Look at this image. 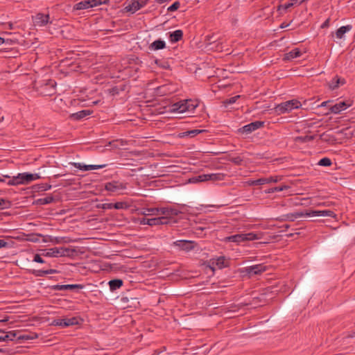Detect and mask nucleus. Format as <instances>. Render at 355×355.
<instances>
[{"label": "nucleus", "instance_id": "f257e3e1", "mask_svg": "<svg viewBox=\"0 0 355 355\" xmlns=\"http://www.w3.org/2000/svg\"><path fill=\"white\" fill-rule=\"evenodd\" d=\"M40 176L37 173H21L17 175L13 176L11 180L8 182V185L27 184L32 181L38 180Z\"/></svg>", "mask_w": 355, "mask_h": 355}, {"label": "nucleus", "instance_id": "f03ea898", "mask_svg": "<svg viewBox=\"0 0 355 355\" xmlns=\"http://www.w3.org/2000/svg\"><path fill=\"white\" fill-rule=\"evenodd\" d=\"M263 236L262 233H253L250 232L247 234H238L232 235L230 236H227L225 239V241L228 242H234L237 244H239L242 242L247 241H254V240H259L261 239Z\"/></svg>", "mask_w": 355, "mask_h": 355}, {"label": "nucleus", "instance_id": "7ed1b4c3", "mask_svg": "<svg viewBox=\"0 0 355 355\" xmlns=\"http://www.w3.org/2000/svg\"><path fill=\"white\" fill-rule=\"evenodd\" d=\"M300 106H301V103L297 100L288 101L276 105L275 107V112L277 114H282L289 112L293 109L298 108Z\"/></svg>", "mask_w": 355, "mask_h": 355}, {"label": "nucleus", "instance_id": "20e7f679", "mask_svg": "<svg viewBox=\"0 0 355 355\" xmlns=\"http://www.w3.org/2000/svg\"><path fill=\"white\" fill-rule=\"evenodd\" d=\"M126 189V184L119 181H112L105 183V189L112 193H117Z\"/></svg>", "mask_w": 355, "mask_h": 355}, {"label": "nucleus", "instance_id": "39448f33", "mask_svg": "<svg viewBox=\"0 0 355 355\" xmlns=\"http://www.w3.org/2000/svg\"><path fill=\"white\" fill-rule=\"evenodd\" d=\"M55 82L48 80L46 83L41 85V93L44 96H51L55 92Z\"/></svg>", "mask_w": 355, "mask_h": 355}, {"label": "nucleus", "instance_id": "423d86ee", "mask_svg": "<svg viewBox=\"0 0 355 355\" xmlns=\"http://www.w3.org/2000/svg\"><path fill=\"white\" fill-rule=\"evenodd\" d=\"M148 0H132V3L125 8L127 12L135 13L146 5Z\"/></svg>", "mask_w": 355, "mask_h": 355}, {"label": "nucleus", "instance_id": "0eeeda50", "mask_svg": "<svg viewBox=\"0 0 355 355\" xmlns=\"http://www.w3.org/2000/svg\"><path fill=\"white\" fill-rule=\"evenodd\" d=\"M264 123L263 121H257L252 123H250L246 125H244L239 130V131L241 133L249 134L252 132L261 128L263 126Z\"/></svg>", "mask_w": 355, "mask_h": 355}, {"label": "nucleus", "instance_id": "6e6552de", "mask_svg": "<svg viewBox=\"0 0 355 355\" xmlns=\"http://www.w3.org/2000/svg\"><path fill=\"white\" fill-rule=\"evenodd\" d=\"M352 103L350 101H339L335 105L330 107V111L334 114H339L342 111L345 110L347 108L350 107Z\"/></svg>", "mask_w": 355, "mask_h": 355}, {"label": "nucleus", "instance_id": "1a4fd4ad", "mask_svg": "<svg viewBox=\"0 0 355 355\" xmlns=\"http://www.w3.org/2000/svg\"><path fill=\"white\" fill-rule=\"evenodd\" d=\"M306 216L313 217V216H329L332 218H336V215L330 210H312L309 211L305 212Z\"/></svg>", "mask_w": 355, "mask_h": 355}, {"label": "nucleus", "instance_id": "9d476101", "mask_svg": "<svg viewBox=\"0 0 355 355\" xmlns=\"http://www.w3.org/2000/svg\"><path fill=\"white\" fill-rule=\"evenodd\" d=\"M266 267L262 264H257L245 268L249 275H259L266 271Z\"/></svg>", "mask_w": 355, "mask_h": 355}, {"label": "nucleus", "instance_id": "9b49d317", "mask_svg": "<svg viewBox=\"0 0 355 355\" xmlns=\"http://www.w3.org/2000/svg\"><path fill=\"white\" fill-rule=\"evenodd\" d=\"M173 245L178 247L180 250L184 251H190L193 249V242L187 240L177 241L173 243Z\"/></svg>", "mask_w": 355, "mask_h": 355}, {"label": "nucleus", "instance_id": "f8f14e48", "mask_svg": "<svg viewBox=\"0 0 355 355\" xmlns=\"http://www.w3.org/2000/svg\"><path fill=\"white\" fill-rule=\"evenodd\" d=\"M73 165L81 170V171H90V170H95V169H99V168H103L104 167H105L107 166V164H99V165H86V164H81V163H73Z\"/></svg>", "mask_w": 355, "mask_h": 355}, {"label": "nucleus", "instance_id": "ddd939ff", "mask_svg": "<svg viewBox=\"0 0 355 355\" xmlns=\"http://www.w3.org/2000/svg\"><path fill=\"white\" fill-rule=\"evenodd\" d=\"M344 84H345V80L344 78H341L338 76H336L330 82L328 83V87L331 90H334Z\"/></svg>", "mask_w": 355, "mask_h": 355}, {"label": "nucleus", "instance_id": "4468645a", "mask_svg": "<svg viewBox=\"0 0 355 355\" xmlns=\"http://www.w3.org/2000/svg\"><path fill=\"white\" fill-rule=\"evenodd\" d=\"M84 286L82 284H65V285H54L52 286V289L54 291H64V290H72L75 288L82 289Z\"/></svg>", "mask_w": 355, "mask_h": 355}, {"label": "nucleus", "instance_id": "2eb2a0df", "mask_svg": "<svg viewBox=\"0 0 355 355\" xmlns=\"http://www.w3.org/2000/svg\"><path fill=\"white\" fill-rule=\"evenodd\" d=\"M188 103H190L188 100L178 102L172 105V111L178 112L180 113L187 112L188 108H187L186 105Z\"/></svg>", "mask_w": 355, "mask_h": 355}, {"label": "nucleus", "instance_id": "dca6fc26", "mask_svg": "<svg viewBox=\"0 0 355 355\" xmlns=\"http://www.w3.org/2000/svg\"><path fill=\"white\" fill-rule=\"evenodd\" d=\"M210 268L214 270L216 268H222L225 266V257H220L217 259H211L209 261Z\"/></svg>", "mask_w": 355, "mask_h": 355}, {"label": "nucleus", "instance_id": "f3484780", "mask_svg": "<svg viewBox=\"0 0 355 355\" xmlns=\"http://www.w3.org/2000/svg\"><path fill=\"white\" fill-rule=\"evenodd\" d=\"M49 19V15H44L42 13H38L34 18V22L35 24L39 26H45L48 24Z\"/></svg>", "mask_w": 355, "mask_h": 355}, {"label": "nucleus", "instance_id": "a211bd4d", "mask_svg": "<svg viewBox=\"0 0 355 355\" xmlns=\"http://www.w3.org/2000/svg\"><path fill=\"white\" fill-rule=\"evenodd\" d=\"M16 336L17 333L15 331L6 332L0 329V342L14 340Z\"/></svg>", "mask_w": 355, "mask_h": 355}, {"label": "nucleus", "instance_id": "6ab92c4d", "mask_svg": "<svg viewBox=\"0 0 355 355\" xmlns=\"http://www.w3.org/2000/svg\"><path fill=\"white\" fill-rule=\"evenodd\" d=\"M225 175L223 173H209V174H205V176L204 177L206 178L207 181H211V182H217V181H222L225 179Z\"/></svg>", "mask_w": 355, "mask_h": 355}, {"label": "nucleus", "instance_id": "aec40b11", "mask_svg": "<svg viewBox=\"0 0 355 355\" xmlns=\"http://www.w3.org/2000/svg\"><path fill=\"white\" fill-rule=\"evenodd\" d=\"M92 112H93L89 110H83L78 112L71 114L70 115V118L75 120H79L92 114Z\"/></svg>", "mask_w": 355, "mask_h": 355}, {"label": "nucleus", "instance_id": "412c9836", "mask_svg": "<svg viewBox=\"0 0 355 355\" xmlns=\"http://www.w3.org/2000/svg\"><path fill=\"white\" fill-rule=\"evenodd\" d=\"M44 257H59L61 256L60 248H52L48 249L45 252L42 253Z\"/></svg>", "mask_w": 355, "mask_h": 355}, {"label": "nucleus", "instance_id": "4be33fe9", "mask_svg": "<svg viewBox=\"0 0 355 355\" xmlns=\"http://www.w3.org/2000/svg\"><path fill=\"white\" fill-rule=\"evenodd\" d=\"M183 32L182 30H176L173 33H170L169 40L171 42H178L182 39Z\"/></svg>", "mask_w": 355, "mask_h": 355}, {"label": "nucleus", "instance_id": "5701e85b", "mask_svg": "<svg viewBox=\"0 0 355 355\" xmlns=\"http://www.w3.org/2000/svg\"><path fill=\"white\" fill-rule=\"evenodd\" d=\"M127 145V141L123 139H116L110 141L106 146H110L113 149H119Z\"/></svg>", "mask_w": 355, "mask_h": 355}, {"label": "nucleus", "instance_id": "b1692460", "mask_svg": "<svg viewBox=\"0 0 355 355\" xmlns=\"http://www.w3.org/2000/svg\"><path fill=\"white\" fill-rule=\"evenodd\" d=\"M166 47V43L164 41L157 40L153 42L149 46V49L153 51H157L163 49Z\"/></svg>", "mask_w": 355, "mask_h": 355}, {"label": "nucleus", "instance_id": "393cba45", "mask_svg": "<svg viewBox=\"0 0 355 355\" xmlns=\"http://www.w3.org/2000/svg\"><path fill=\"white\" fill-rule=\"evenodd\" d=\"M302 216H306L305 213L304 212H295L292 214H288L284 216V220H290L294 221L296 218H300Z\"/></svg>", "mask_w": 355, "mask_h": 355}, {"label": "nucleus", "instance_id": "a878e982", "mask_svg": "<svg viewBox=\"0 0 355 355\" xmlns=\"http://www.w3.org/2000/svg\"><path fill=\"white\" fill-rule=\"evenodd\" d=\"M352 29L351 25L343 26L339 28L336 32V36L338 39H342L344 35Z\"/></svg>", "mask_w": 355, "mask_h": 355}, {"label": "nucleus", "instance_id": "bb28decb", "mask_svg": "<svg viewBox=\"0 0 355 355\" xmlns=\"http://www.w3.org/2000/svg\"><path fill=\"white\" fill-rule=\"evenodd\" d=\"M301 55H302V51L298 48H296V49L291 50L288 53H286L285 59L292 60V59L300 57Z\"/></svg>", "mask_w": 355, "mask_h": 355}, {"label": "nucleus", "instance_id": "cd10ccee", "mask_svg": "<svg viewBox=\"0 0 355 355\" xmlns=\"http://www.w3.org/2000/svg\"><path fill=\"white\" fill-rule=\"evenodd\" d=\"M62 257H72L76 253V250L71 248L60 247Z\"/></svg>", "mask_w": 355, "mask_h": 355}, {"label": "nucleus", "instance_id": "c85d7f7f", "mask_svg": "<svg viewBox=\"0 0 355 355\" xmlns=\"http://www.w3.org/2000/svg\"><path fill=\"white\" fill-rule=\"evenodd\" d=\"M56 321H62L63 327H69L78 324V320L76 318H58L56 319Z\"/></svg>", "mask_w": 355, "mask_h": 355}, {"label": "nucleus", "instance_id": "c756f323", "mask_svg": "<svg viewBox=\"0 0 355 355\" xmlns=\"http://www.w3.org/2000/svg\"><path fill=\"white\" fill-rule=\"evenodd\" d=\"M320 138L322 141L327 142L329 144H334L336 141L334 136L330 135L328 132H324L320 135Z\"/></svg>", "mask_w": 355, "mask_h": 355}, {"label": "nucleus", "instance_id": "7c9ffc66", "mask_svg": "<svg viewBox=\"0 0 355 355\" xmlns=\"http://www.w3.org/2000/svg\"><path fill=\"white\" fill-rule=\"evenodd\" d=\"M91 5L89 0H84L75 4L73 8L75 10H85L92 8Z\"/></svg>", "mask_w": 355, "mask_h": 355}, {"label": "nucleus", "instance_id": "2f4dec72", "mask_svg": "<svg viewBox=\"0 0 355 355\" xmlns=\"http://www.w3.org/2000/svg\"><path fill=\"white\" fill-rule=\"evenodd\" d=\"M123 285V281L121 279H112L109 282L110 288L112 291H115Z\"/></svg>", "mask_w": 355, "mask_h": 355}, {"label": "nucleus", "instance_id": "473e14b6", "mask_svg": "<svg viewBox=\"0 0 355 355\" xmlns=\"http://www.w3.org/2000/svg\"><path fill=\"white\" fill-rule=\"evenodd\" d=\"M56 272H57L56 270L49 269V270H34L33 272V274H34L37 277H44L46 275L55 274Z\"/></svg>", "mask_w": 355, "mask_h": 355}, {"label": "nucleus", "instance_id": "72a5a7b5", "mask_svg": "<svg viewBox=\"0 0 355 355\" xmlns=\"http://www.w3.org/2000/svg\"><path fill=\"white\" fill-rule=\"evenodd\" d=\"M37 337V334L35 333H28V334H19L16 336L15 338H17V340H33Z\"/></svg>", "mask_w": 355, "mask_h": 355}, {"label": "nucleus", "instance_id": "f704fd0d", "mask_svg": "<svg viewBox=\"0 0 355 355\" xmlns=\"http://www.w3.org/2000/svg\"><path fill=\"white\" fill-rule=\"evenodd\" d=\"M315 138L313 135H305V136H300L295 138V141L296 142L300 143H306L313 140Z\"/></svg>", "mask_w": 355, "mask_h": 355}, {"label": "nucleus", "instance_id": "c9c22d12", "mask_svg": "<svg viewBox=\"0 0 355 355\" xmlns=\"http://www.w3.org/2000/svg\"><path fill=\"white\" fill-rule=\"evenodd\" d=\"M159 209V214H162V215L170 216V215H177L178 214V212L173 209L161 208Z\"/></svg>", "mask_w": 355, "mask_h": 355}, {"label": "nucleus", "instance_id": "e433bc0d", "mask_svg": "<svg viewBox=\"0 0 355 355\" xmlns=\"http://www.w3.org/2000/svg\"><path fill=\"white\" fill-rule=\"evenodd\" d=\"M205 176V174H201L198 176H194L191 178H189V182L190 183H198V182H206V178L204 177Z\"/></svg>", "mask_w": 355, "mask_h": 355}, {"label": "nucleus", "instance_id": "4c0bfd02", "mask_svg": "<svg viewBox=\"0 0 355 355\" xmlns=\"http://www.w3.org/2000/svg\"><path fill=\"white\" fill-rule=\"evenodd\" d=\"M89 3L92 4V8L96 7L102 4H106L109 2V0H89Z\"/></svg>", "mask_w": 355, "mask_h": 355}, {"label": "nucleus", "instance_id": "58836bf2", "mask_svg": "<svg viewBox=\"0 0 355 355\" xmlns=\"http://www.w3.org/2000/svg\"><path fill=\"white\" fill-rule=\"evenodd\" d=\"M113 207L116 209H127L128 205L125 202H117L113 204Z\"/></svg>", "mask_w": 355, "mask_h": 355}, {"label": "nucleus", "instance_id": "ea45409f", "mask_svg": "<svg viewBox=\"0 0 355 355\" xmlns=\"http://www.w3.org/2000/svg\"><path fill=\"white\" fill-rule=\"evenodd\" d=\"M318 164L320 166H330L332 164V162L329 158L324 157L319 161Z\"/></svg>", "mask_w": 355, "mask_h": 355}, {"label": "nucleus", "instance_id": "a19ab883", "mask_svg": "<svg viewBox=\"0 0 355 355\" xmlns=\"http://www.w3.org/2000/svg\"><path fill=\"white\" fill-rule=\"evenodd\" d=\"M159 209L158 208H150L146 209L145 211L143 212L144 215H156L159 214Z\"/></svg>", "mask_w": 355, "mask_h": 355}, {"label": "nucleus", "instance_id": "79ce46f5", "mask_svg": "<svg viewBox=\"0 0 355 355\" xmlns=\"http://www.w3.org/2000/svg\"><path fill=\"white\" fill-rule=\"evenodd\" d=\"M189 101L190 103L186 105L187 108H188L187 112H193L198 106V104L191 99Z\"/></svg>", "mask_w": 355, "mask_h": 355}, {"label": "nucleus", "instance_id": "37998d69", "mask_svg": "<svg viewBox=\"0 0 355 355\" xmlns=\"http://www.w3.org/2000/svg\"><path fill=\"white\" fill-rule=\"evenodd\" d=\"M53 201V198L51 196H47L39 200V202L41 205H46L51 203Z\"/></svg>", "mask_w": 355, "mask_h": 355}, {"label": "nucleus", "instance_id": "c03bdc74", "mask_svg": "<svg viewBox=\"0 0 355 355\" xmlns=\"http://www.w3.org/2000/svg\"><path fill=\"white\" fill-rule=\"evenodd\" d=\"M205 130H190V131H187L186 132L184 133V135H189V136H191V137H194L197 135H198L199 133H201L202 132H204Z\"/></svg>", "mask_w": 355, "mask_h": 355}, {"label": "nucleus", "instance_id": "a18cd8bd", "mask_svg": "<svg viewBox=\"0 0 355 355\" xmlns=\"http://www.w3.org/2000/svg\"><path fill=\"white\" fill-rule=\"evenodd\" d=\"M283 177L282 176H274V177H270V178H266V180H267V184L268 183H270V182H277L279 181H281L282 180Z\"/></svg>", "mask_w": 355, "mask_h": 355}, {"label": "nucleus", "instance_id": "49530a36", "mask_svg": "<svg viewBox=\"0 0 355 355\" xmlns=\"http://www.w3.org/2000/svg\"><path fill=\"white\" fill-rule=\"evenodd\" d=\"M180 6V3L179 1H175L171 6L168 8V12H173L177 10Z\"/></svg>", "mask_w": 355, "mask_h": 355}, {"label": "nucleus", "instance_id": "de8ad7c7", "mask_svg": "<svg viewBox=\"0 0 355 355\" xmlns=\"http://www.w3.org/2000/svg\"><path fill=\"white\" fill-rule=\"evenodd\" d=\"M288 188H289V187L286 186V185H284V186H282V187H274L272 189H270L268 191V193H272V192H275V191H284V190L287 189Z\"/></svg>", "mask_w": 355, "mask_h": 355}, {"label": "nucleus", "instance_id": "09e8293b", "mask_svg": "<svg viewBox=\"0 0 355 355\" xmlns=\"http://www.w3.org/2000/svg\"><path fill=\"white\" fill-rule=\"evenodd\" d=\"M146 223L150 226L159 225L158 218H149L146 220Z\"/></svg>", "mask_w": 355, "mask_h": 355}, {"label": "nucleus", "instance_id": "8fccbe9b", "mask_svg": "<svg viewBox=\"0 0 355 355\" xmlns=\"http://www.w3.org/2000/svg\"><path fill=\"white\" fill-rule=\"evenodd\" d=\"M230 160L236 165H241L243 162V159L239 156L235 157H232L230 159Z\"/></svg>", "mask_w": 355, "mask_h": 355}, {"label": "nucleus", "instance_id": "3c124183", "mask_svg": "<svg viewBox=\"0 0 355 355\" xmlns=\"http://www.w3.org/2000/svg\"><path fill=\"white\" fill-rule=\"evenodd\" d=\"M168 222H169V219L166 216L158 217V223H159V225L168 224Z\"/></svg>", "mask_w": 355, "mask_h": 355}, {"label": "nucleus", "instance_id": "603ef678", "mask_svg": "<svg viewBox=\"0 0 355 355\" xmlns=\"http://www.w3.org/2000/svg\"><path fill=\"white\" fill-rule=\"evenodd\" d=\"M292 6H293L292 5V3H291V2H288V3H285V4H284V5H279V6H278L277 10H282V9L287 10V9H288L289 8H291V7H292Z\"/></svg>", "mask_w": 355, "mask_h": 355}, {"label": "nucleus", "instance_id": "864d4df0", "mask_svg": "<svg viewBox=\"0 0 355 355\" xmlns=\"http://www.w3.org/2000/svg\"><path fill=\"white\" fill-rule=\"evenodd\" d=\"M267 182L268 181L266 180V178H260V179L255 180V184H256V185H262V184H267Z\"/></svg>", "mask_w": 355, "mask_h": 355}, {"label": "nucleus", "instance_id": "5fc2aeb1", "mask_svg": "<svg viewBox=\"0 0 355 355\" xmlns=\"http://www.w3.org/2000/svg\"><path fill=\"white\" fill-rule=\"evenodd\" d=\"M33 261L35 262H37V263H43L45 262L44 260L38 254H36L34 256Z\"/></svg>", "mask_w": 355, "mask_h": 355}, {"label": "nucleus", "instance_id": "6e6d98bb", "mask_svg": "<svg viewBox=\"0 0 355 355\" xmlns=\"http://www.w3.org/2000/svg\"><path fill=\"white\" fill-rule=\"evenodd\" d=\"M9 204L8 201L5 200L4 199H0V207L2 209L8 207Z\"/></svg>", "mask_w": 355, "mask_h": 355}, {"label": "nucleus", "instance_id": "4d7b16f0", "mask_svg": "<svg viewBox=\"0 0 355 355\" xmlns=\"http://www.w3.org/2000/svg\"><path fill=\"white\" fill-rule=\"evenodd\" d=\"M239 98V96H234V97H232V98H230L229 99H227L226 101L225 102V103H227V104H232L236 102V101Z\"/></svg>", "mask_w": 355, "mask_h": 355}, {"label": "nucleus", "instance_id": "13d9d810", "mask_svg": "<svg viewBox=\"0 0 355 355\" xmlns=\"http://www.w3.org/2000/svg\"><path fill=\"white\" fill-rule=\"evenodd\" d=\"M113 204L114 203H105V204H103V209H112V208H114Z\"/></svg>", "mask_w": 355, "mask_h": 355}, {"label": "nucleus", "instance_id": "bf43d9fd", "mask_svg": "<svg viewBox=\"0 0 355 355\" xmlns=\"http://www.w3.org/2000/svg\"><path fill=\"white\" fill-rule=\"evenodd\" d=\"M329 19H327L321 26L322 28H327L329 25Z\"/></svg>", "mask_w": 355, "mask_h": 355}, {"label": "nucleus", "instance_id": "052dcab7", "mask_svg": "<svg viewBox=\"0 0 355 355\" xmlns=\"http://www.w3.org/2000/svg\"><path fill=\"white\" fill-rule=\"evenodd\" d=\"M245 183L248 186H254V185H256L255 180H249V181L246 182Z\"/></svg>", "mask_w": 355, "mask_h": 355}, {"label": "nucleus", "instance_id": "680f3d73", "mask_svg": "<svg viewBox=\"0 0 355 355\" xmlns=\"http://www.w3.org/2000/svg\"><path fill=\"white\" fill-rule=\"evenodd\" d=\"M53 324H54L55 325H59V326H62V327H63V322H62V321H56V319H55V320H54V321H53Z\"/></svg>", "mask_w": 355, "mask_h": 355}, {"label": "nucleus", "instance_id": "e2e57ef3", "mask_svg": "<svg viewBox=\"0 0 355 355\" xmlns=\"http://www.w3.org/2000/svg\"><path fill=\"white\" fill-rule=\"evenodd\" d=\"M4 178H11V177L8 175H3V177H0V182H3Z\"/></svg>", "mask_w": 355, "mask_h": 355}, {"label": "nucleus", "instance_id": "0e129e2a", "mask_svg": "<svg viewBox=\"0 0 355 355\" xmlns=\"http://www.w3.org/2000/svg\"><path fill=\"white\" fill-rule=\"evenodd\" d=\"M7 245V243L3 240H0V248L6 247Z\"/></svg>", "mask_w": 355, "mask_h": 355}, {"label": "nucleus", "instance_id": "69168bd1", "mask_svg": "<svg viewBox=\"0 0 355 355\" xmlns=\"http://www.w3.org/2000/svg\"><path fill=\"white\" fill-rule=\"evenodd\" d=\"M331 204V202H322V203H320L318 204L319 206H325V207H328V206H330V205Z\"/></svg>", "mask_w": 355, "mask_h": 355}, {"label": "nucleus", "instance_id": "338daca9", "mask_svg": "<svg viewBox=\"0 0 355 355\" xmlns=\"http://www.w3.org/2000/svg\"><path fill=\"white\" fill-rule=\"evenodd\" d=\"M148 218H142L141 220H140V224L141 225H147L146 223V220H148Z\"/></svg>", "mask_w": 355, "mask_h": 355}, {"label": "nucleus", "instance_id": "774afa93", "mask_svg": "<svg viewBox=\"0 0 355 355\" xmlns=\"http://www.w3.org/2000/svg\"><path fill=\"white\" fill-rule=\"evenodd\" d=\"M288 24H286V23H282L281 25H280V28H284L286 27H288Z\"/></svg>", "mask_w": 355, "mask_h": 355}]
</instances>
